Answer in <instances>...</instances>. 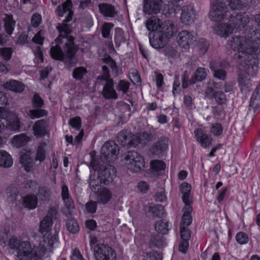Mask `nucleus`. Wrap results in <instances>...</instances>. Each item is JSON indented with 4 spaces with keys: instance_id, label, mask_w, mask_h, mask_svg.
Wrapping results in <instances>:
<instances>
[{
    "instance_id": "nucleus-1",
    "label": "nucleus",
    "mask_w": 260,
    "mask_h": 260,
    "mask_svg": "<svg viewBox=\"0 0 260 260\" xmlns=\"http://www.w3.org/2000/svg\"><path fill=\"white\" fill-rule=\"evenodd\" d=\"M72 7L71 0H67L57 7L55 10L57 16L62 17L64 13H68V14L62 23L56 26L59 35L55 39L56 44L50 50V56L53 59L62 61L66 56L69 59L70 64L72 63L74 60L73 57L78 50V47L74 44V38L70 36L71 32L70 26L65 23L72 19Z\"/></svg>"
},
{
    "instance_id": "nucleus-2",
    "label": "nucleus",
    "mask_w": 260,
    "mask_h": 260,
    "mask_svg": "<svg viewBox=\"0 0 260 260\" xmlns=\"http://www.w3.org/2000/svg\"><path fill=\"white\" fill-rule=\"evenodd\" d=\"M175 31L174 25L171 21H165L161 30L149 33L150 44L156 49L164 47L168 40L173 36Z\"/></svg>"
},
{
    "instance_id": "nucleus-3",
    "label": "nucleus",
    "mask_w": 260,
    "mask_h": 260,
    "mask_svg": "<svg viewBox=\"0 0 260 260\" xmlns=\"http://www.w3.org/2000/svg\"><path fill=\"white\" fill-rule=\"evenodd\" d=\"M90 167L98 175L103 184L108 185L111 183L116 177V170L114 167L104 161L102 159L92 158Z\"/></svg>"
},
{
    "instance_id": "nucleus-4",
    "label": "nucleus",
    "mask_w": 260,
    "mask_h": 260,
    "mask_svg": "<svg viewBox=\"0 0 260 260\" xmlns=\"http://www.w3.org/2000/svg\"><path fill=\"white\" fill-rule=\"evenodd\" d=\"M124 160L125 167L132 172H138L145 167L143 158L135 151H127Z\"/></svg>"
},
{
    "instance_id": "nucleus-5",
    "label": "nucleus",
    "mask_w": 260,
    "mask_h": 260,
    "mask_svg": "<svg viewBox=\"0 0 260 260\" xmlns=\"http://www.w3.org/2000/svg\"><path fill=\"white\" fill-rule=\"evenodd\" d=\"M257 32L256 29H251L247 36L245 37V43L240 52L248 54L256 53L259 48L260 39L258 36H256Z\"/></svg>"
},
{
    "instance_id": "nucleus-6",
    "label": "nucleus",
    "mask_w": 260,
    "mask_h": 260,
    "mask_svg": "<svg viewBox=\"0 0 260 260\" xmlns=\"http://www.w3.org/2000/svg\"><path fill=\"white\" fill-rule=\"evenodd\" d=\"M119 146L114 141H111L106 142L101 148V155L94 158L105 159L106 162H113L117 158L119 153Z\"/></svg>"
},
{
    "instance_id": "nucleus-7",
    "label": "nucleus",
    "mask_w": 260,
    "mask_h": 260,
    "mask_svg": "<svg viewBox=\"0 0 260 260\" xmlns=\"http://www.w3.org/2000/svg\"><path fill=\"white\" fill-rule=\"evenodd\" d=\"M207 75V69L199 67L195 71L194 75L188 81V72L187 71H185L181 76L182 86L183 88H186L188 86V83L189 85H193L197 82H201L206 79Z\"/></svg>"
},
{
    "instance_id": "nucleus-8",
    "label": "nucleus",
    "mask_w": 260,
    "mask_h": 260,
    "mask_svg": "<svg viewBox=\"0 0 260 260\" xmlns=\"http://www.w3.org/2000/svg\"><path fill=\"white\" fill-rule=\"evenodd\" d=\"M94 255L96 260H115L116 254L110 246L103 244L94 247Z\"/></svg>"
},
{
    "instance_id": "nucleus-9",
    "label": "nucleus",
    "mask_w": 260,
    "mask_h": 260,
    "mask_svg": "<svg viewBox=\"0 0 260 260\" xmlns=\"http://www.w3.org/2000/svg\"><path fill=\"white\" fill-rule=\"evenodd\" d=\"M227 8L225 5L219 1H216L215 4L212 5L211 9L209 13L210 19L214 21H220L226 16Z\"/></svg>"
},
{
    "instance_id": "nucleus-10",
    "label": "nucleus",
    "mask_w": 260,
    "mask_h": 260,
    "mask_svg": "<svg viewBox=\"0 0 260 260\" xmlns=\"http://www.w3.org/2000/svg\"><path fill=\"white\" fill-rule=\"evenodd\" d=\"M237 57V61L243 66L245 69L246 72L245 74L251 76H254L257 74L258 70V61L256 59L249 56V59L245 60L244 64H243L242 61L244 60V59H243V57L240 55H238Z\"/></svg>"
},
{
    "instance_id": "nucleus-11",
    "label": "nucleus",
    "mask_w": 260,
    "mask_h": 260,
    "mask_svg": "<svg viewBox=\"0 0 260 260\" xmlns=\"http://www.w3.org/2000/svg\"><path fill=\"white\" fill-rule=\"evenodd\" d=\"M248 15L246 13H233L229 19V23L233 30L234 29H240L245 27L249 22Z\"/></svg>"
},
{
    "instance_id": "nucleus-12",
    "label": "nucleus",
    "mask_w": 260,
    "mask_h": 260,
    "mask_svg": "<svg viewBox=\"0 0 260 260\" xmlns=\"http://www.w3.org/2000/svg\"><path fill=\"white\" fill-rule=\"evenodd\" d=\"M31 248L29 242H21L17 247L18 260H31Z\"/></svg>"
},
{
    "instance_id": "nucleus-13",
    "label": "nucleus",
    "mask_w": 260,
    "mask_h": 260,
    "mask_svg": "<svg viewBox=\"0 0 260 260\" xmlns=\"http://www.w3.org/2000/svg\"><path fill=\"white\" fill-rule=\"evenodd\" d=\"M162 4V0H144V12L148 14L160 12Z\"/></svg>"
},
{
    "instance_id": "nucleus-14",
    "label": "nucleus",
    "mask_w": 260,
    "mask_h": 260,
    "mask_svg": "<svg viewBox=\"0 0 260 260\" xmlns=\"http://www.w3.org/2000/svg\"><path fill=\"white\" fill-rule=\"evenodd\" d=\"M195 16V12L192 7L188 5L185 6L182 9L180 20L182 23L189 25L194 22Z\"/></svg>"
},
{
    "instance_id": "nucleus-15",
    "label": "nucleus",
    "mask_w": 260,
    "mask_h": 260,
    "mask_svg": "<svg viewBox=\"0 0 260 260\" xmlns=\"http://www.w3.org/2000/svg\"><path fill=\"white\" fill-rule=\"evenodd\" d=\"M177 42L180 46L182 48H187L189 44H192L195 41L193 35L187 30L180 31L177 36Z\"/></svg>"
},
{
    "instance_id": "nucleus-16",
    "label": "nucleus",
    "mask_w": 260,
    "mask_h": 260,
    "mask_svg": "<svg viewBox=\"0 0 260 260\" xmlns=\"http://www.w3.org/2000/svg\"><path fill=\"white\" fill-rule=\"evenodd\" d=\"M102 95L106 100H116L118 99V94L114 88L113 80L106 81L102 90Z\"/></svg>"
},
{
    "instance_id": "nucleus-17",
    "label": "nucleus",
    "mask_w": 260,
    "mask_h": 260,
    "mask_svg": "<svg viewBox=\"0 0 260 260\" xmlns=\"http://www.w3.org/2000/svg\"><path fill=\"white\" fill-rule=\"evenodd\" d=\"M194 137L197 141L204 148L209 147L212 143V137L205 133L202 128H197L194 131Z\"/></svg>"
},
{
    "instance_id": "nucleus-18",
    "label": "nucleus",
    "mask_w": 260,
    "mask_h": 260,
    "mask_svg": "<svg viewBox=\"0 0 260 260\" xmlns=\"http://www.w3.org/2000/svg\"><path fill=\"white\" fill-rule=\"evenodd\" d=\"M94 194L97 202L103 205L108 203L112 197L111 191L106 187L98 188Z\"/></svg>"
},
{
    "instance_id": "nucleus-19",
    "label": "nucleus",
    "mask_w": 260,
    "mask_h": 260,
    "mask_svg": "<svg viewBox=\"0 0 260 260\" xmlns=\"http://www.w3.org/2000/svg\"><path fill=\"white\" fill-rule=\"evenodd\" d=\"M100 13L104 17L114 18L117 13L114 6L108 3H101L98 5Z\"/></svg>"
},
{
    "instance_id": "nucleus-20",
    "label": "nucleus",
    "mask_w": 260,
    "mask_h": 260,
    "mask_svg": "<svg viewBox=\"0 0 260 260\" xmlns=\"http://www.w3.org/2000/svg\"><path fill=\"white\" fill-rule=\"evenodd\" d=\"M32 129L35 136L41 137L47 134L46 122L44 119L37 120L35 122Z\"/></svg>"
},
{
    "instance_id": "nucleus-21",
    "label": "nucleus",
    "mask_w": 260,
    "mask_h": 260,
    "mask_svg": "<svg viewBox=\"0 0 260 260\" xmlns=\"http://www.w3.org/2000/svg\"><path fill=\"white\" fill-rule=\"evenodd\" d=\"M5 89L11 90L16 93L22 92L24 89V85L22 83L14 80H11L3 84Z\"/></svg>"
},
{
    "instance_id": "nucleus-22",
    "label": "nucleus",
    "mask_w": 260,
    "mask_h": 260,
    "mask_svg": "<svg viewBox=\"0 0 260 260\" xmlns=\"http://www.w3.org/2000/svg\"><path fill=\"white\" fill-rule=\"evenodd\" d=\"M167 139L164 137L159 139L151 148L150 150L152 153L155 155H159L167 148Z\"/></svg>"
},
{
    "instance_id": "nucleus-23",
    "label": "nucleus",
    "mask_w": 260,
    "mask_h": 260,
    "mask_svg": "<svg viewBox=\"0 0 260 260\" xmlns=\"http://www.w3.org/2000/svg\"><path fill=\"white\" fill-rule=\"evenodd\" d=\"M164 22H161V20L156 16L151 17L147 21L146 26L148 30L158 31L161 30Z\"/></svg>"
},
{
    "instance_id": "nucleus-24",
    "label": "nucleus",
    "mask_w": 260,
    "mask_h": 260,
    "mask_svg": "<svg viewBox=\"0 0 260 260\" xmlns=\"http://www.w3.org/2000/svg\"><path fill=\"white\" fill-rule=\"evenodd\" d=\"M38 204V197L34 194H27L22 199V205L29 210L34 209L36 208Z\"/></svg>"
},
{
    "instance_id": "nucleus-25",
    "label": "nucleus",
    "mask_w": 260,
    "mask_h": 260,
    "mask_svg": "<svg viewBox=\"0 0 260 260\" xmlns=\"http://www.w3.org/2000/svg\"><path fill=\"white\" fill-rule=\"evenodd\" d=\"M20 162L27 172H30L33 168L34 161L30 156V152H27L21 155Z\"/></svg>"
},
{
    "instance_id": "nucleus-26",
    "label": "nucleus",
    "mask_w": 260,
    "mask_h": 260,
    "mask_svg": "<svg viewBox=\"0 0 260 260\" xmlns=\"http://www.w3.org/2000/svg\"><path fill=\"white\" fill-rule=\"evenodd\" d=\"M246 36H236L233 37L230 41V46L232 49L235 51L240 52L243 43H245Z\"/></svg>"
},
{
    "instance_id": "nucleus-27",
    "label": "nucleus",
    "mask_w": 260,
    "mask_h": 260,
    "mask_svg": "<svg viewBox=\"0 0 260 260\" xmlns=\"http://www.w3.org/2000/svg\"><path fill=\"white\" fill-rule=\"evenodd\" d=\"M233 31L230 23L220 24L217 26L216 33L222 37L227 38L233 32Z\"/></svg>"
},
{
    "instance_id": "nucleus-28",
    "label": "nucleus",
    "mask_w": 260,
    "mask_h": 260,
    "mask_svg": "<svg viewBox=\"0 0 260 260\" xmlns=\"http://www.w3.org/2000/svg\"><path fill=\"white\" fill-rule=\"evenodd\" d=\"M15 26V21L12 15L5 14L4 19V28L6 33L9 35L13 34Z\"/></svg>"
},
{
    "instance_id": "nucleus-29",
    "label": "nucleus",
    "mask_w": 260,
    "mask_h": 260,
    "mask_svg": "<svg viewBox=\"0 0 260 260\" xmlns=\"http://www.w3.org/2000/svg\"><path fill=\"white\" fill-rule=\"evenodd\" d=\"M88 183L90 189L94 193L96 191L98 188L101 187L100 184H103L99 178L98 175H95L94 174H92L91 173L88 178Z\"/></svg>"
},
{
    "instance_id": "nucleus-30",
    "label": "nucleus",
    "mask_w": 260,
    "mask_h": 260,
    "mask_svg": "<svg viewBox=\"0 0 260 260\" xmlns=\"http://www.w3.org/2000/svg\"><path fill=\"white\" fill-rule=\"evenodd\" d=\"M64 207L61 211L63 214L66 216L72 215L73 210L75 209L74 202L72 197H69L62 199Z\"/></svg>"
},
{
    "instance_id": "nucleus-31",
    "label": "nucleus",
    "mask_w": 260,
    "mask_h": 260,
    "mask_svg": "<svg viewBox=\"0 0 260 260\" xmlns=\"http://www.w3.org/2000/svg\"><path fill=\"white\" fill-rule=\"evenodd\" d=\"M13 164L11 155L6 151L0 150V167L9 168Z\"/></svg>"
},
{
    "instance_id": "nucleus-32",
    "label": "nucleus",
    "mask_w": 260,
    "mask_h": 260,
    "mask_svg": "<svg viewBox=\"0 0 260 260\" xmlns=\"http://www.w3.org/2000/svg\"><path fill=\"white\" fill-rule=\"evenodd\" d=\"M53 224L50 216L46 215L40 223L39 232L42 234L50 231Z\"/></svg>"
},
{
    "instance_id": "nucleus-33",
    "label": "nucleus",
    "mask_w": 260,
    "mask_h": 260,
    "mask_svg": "<svg viewBox=\"0 0 260 260\" xmlns=\"http://www.w3.org/2000/svg\"><path fill=\"white\" fill-rule=\"evenodd\" d=\"M180 189L182 195V200L185 205L189 204V195L191 190V185L186 183L183 182L180 186Z\"/></svg>"
},
{
    "instance_id": "nucleus-34",
    "label": "nucleus",
    "mask_w": 260,
    "mask_h": 260,
    "mask_svg": "<svg viewBox=\"0 0 260 260\" xmlns=\"http://www.w3.org/2000/svg\"><path fill=\"white\" fill-rule=\"evenodd\" d=\"M66 226L67 230L72 234H76L80 230L79 224L74 218H68L66 220Z\"/></svg>"
},
{
    "instance_id": "nucleus-35",
    "label": "nucleus",
    "mask_w": 260,
    "mask_h": 260,
    "mask_svg": "<svg viewBox=\"0 0 260 260\" xmlns=\"http://www.w3.org/2000/svg\"><path fill=\"white\" fill-rule=\"evenodd\" d=\"M19 191L17 188L10 186L6 189L7 201L9 203H13L18 197Z\"/></svg>"
},
{
    "instance_id": "nucleus-36",
    "label": "nucleus",
    "mask_w": 260,
    "mask_h": 260,
    "mask_svg": "<svg viewBox=\"0 0 260 260\" xmlns=\"http://www.w3.org/2000/svg\"><path fill=\"white\" fill-rule=\"evenodd\" d=\"M147 211L153 217H161L165 214V208L161 205L149 206Z\"/></svg>"
},
{
    "instance_id": "nucleus-37",
    "label": "nucleus",
    "mask_w": 260,
    "mask_h": 260,
    "mask_svg": "<svg viewBox=\"0 0 260 260\" xmlns=\"http://www.w3.org/2000/svg\"><path fill=\"white\" fill-rule=\"evenodd\" d=\"M6 122V128L12 131H17L20 128V121L19 119L14 116L13 118L5 120Z\"/></svg>"
},
{
    "instance_id": "nucleus-38",
    "label": "nucleus",
    "mask_w": 260,
    "mask_h": 260,
    "mask_svg": "<svg viewBox=\"0 0 260 260\" xmlns=\"http://www.w3.org/2000/svg\"><path fill=\"white\" fill-rule=\"evenodd\" d=\"M164 240L162 236L158 234L152 235L150 241L149 245L151 247L160 248L164 245Z\"/></svg>"
},
{
    "instance_id": "nucleus-39",
    "label": "nucleus",
    "mask_w": 260,
    "mask_h": 260,
    "mask_svg": "<svg viewBox=\"0 0 260 260\" xmlns=\"http://www.w3.org/2000/svg\"><path fill=\"white\" fill-rule=\"evenodd\" d=\"M248 76L247 74L244 73L240 74L238 78V82L242 90L249 89L252 85L250 78Z\"/></svg>"
},
{
    "instance_id": "nucleus-40",
    "label": "nucleus",
    "mask_w": 260,
    "mask_h": 260,
    "mask_svg": "<svg viewBox=\"0 0 260 260\" xmlns=\"http://www.w3.org/2000/svg\"><path fill=\"white\" fill-rule=\"evenodd\" d=\"M114 40L116 47H119L122 43L125 42L126 38L121 28L117 27L115 29Z\"/></svg>"
},
{
    "instance_id": "nucleus-41",
    "label": "nucleus",
    "mask_w": 260,
    "mask_h": 260,
    "mask_svg": "<svg viewBox=\"0 0 260 260\" xmlns=\"http://www.w3.org/2000/svg\"><path fill=\"white\" fill-rule=\"evenodd\" d=\"M102 75L99 76L96 81V84L103 85V82L109 81V80H113L110 78V75L109 74V70L108 68L106 66L102 67Z\"/></svg>"
},
{
    "instance_id": "nucleus-42",
    "label": "nucleus",
    "mask_w": 260,
    "mask_h": 260,
    "mask_svg": "<svg viewBox=\"0 0 260 260\" xmlns=\"http://www.w3.org/2000/svg\"><path fill=\"white\" fill-rule=\"evenodd\" d=\"M211 98L214 99L216 103L219 105H226L227 99L225 94L221 91L214 92L211 95Z\"/></svg>"
},
{
    "instance_id": "nucleus-43",
    "label": "nucleus",
    "mask_w": 260,
    "mask_h": 260,
    "mask_svg": "<svg viewBox=\"0 0 260 260\" xmlns=\"http://www.w3.org/2000/svg\"><path fill=\"white\" fill-rule=\"evenodd\" d=\"M46 144L42 143L37 148L36 160H39L40 162L43 161L46 158V151L45 149Z\"/></svg>"
},
{
    "instance_id": "nucleus-44",
    "label": "nucleus",
    "mask_w": 260,
    "mask_h": 260,
    "mask_svg": "<svg viewBox=\"0 0 260 260\" xmlns=\"http://www.w3.org/2000/svg\"><path fill=\"white\" fill-rule=\"evenodd\" d=\"M210 69L214 72V77L219 80H224L226 77V72L221 69H218L213 64H210Z\"/></svg>"
},
{
    "instance_id": "nucleus-45",
    "label": "nucleus",
    "mask_w": 260,
    "mask_h": 260,
    "mask_svg": "<svg viewBox=\"0 0 260 260\" xmlns=\"http://www.w3.org/2000/svg\"><path fill=\"white\" fill-rule=\"evenodd\" d=\"M186 211H184L182 216V222L183 224L188 226L192 222V218L190 215V212L192 211V209L189 204L185 205Z\"/></svg>"
},
{
    "instance_id": "nucleus-46",
    "label": "nucleus",
    "mask_w": 260,
    "mask_h": 260,
    "mask_svg": "<svg viewBox=\"0 0 260 260\" xmlns=\"http://www.w3.org/2000/svg\"><path fill=\"white\" fill-rule=\"evenodd\" d=\"M28 141V137L24 134H21L14 137L13 143L18 148L25 145Z\"/></svg>"
},
{
    "instance_id": "nucleus-47",
    "label": "nucleus",
    "mask_w": 260,
    "mask_h": 260,
    "mask_svg": "<svg viewBox=\"0 0 260 260\" xmlns=\"http://www.w3.org/2000/svg\"><path fill=\"white\" fill-rule=\"evenodd\" d=\"M129 136H130V132L121 131L117 135V141L123 147H127V144L129 142Z\"/></svg>"
},
{
    "instance_id": "nucleus-48",
    "label": "nucleus",
    "mask_w": 260,
    "mask_h": 260,
    "mask_svg": "<svg viewBox=\"0 0 260 260\" xmlns=\"http://www.w3.org/2000/svg\"><path fill=\"white\" fill-rule=\"evenodd\" d=\"M45 253V250L41 246H34L31 251V259L38 260L40 259Z\"/></svg>"
},
{
    "instance_id": "nucleus-49",
    "label": "nucleus",
    "mask_w": 260,
    "mask_h": 260,
    "mask_svg": "<svg viewBox=\"0 0 260 260\" xmlns=\"http://www.w3.org/2000/svg\"><path fill=\"white\" fill-rule=\"evenodd\" d=\"M23 187L26 192H32L38 188L37 182L33 180H28L23 183Z\"/></svg>"
},
{
    "instance_id": "nucleus-50",
    "label": "nucleus",
    "mask_w": 260,
    "mask_h": 260,
    "mask_svg": "<svg viewBox=\"0 0 260 260\" xmlns=\"http://www.w3.org/2000/svg\"><path fill=\"white\" fill-rule=\"evenodd\" d=\"M156 231L162 234H165L169 231L168 223L162 220L157 221L155 224Z\"/></svg>"
},
{
    "instance_id": "nucleus-51",
    "label": "nucleus",
    "mask_w": 260,
    "mask_h": 260,
    "mask_svg": "<svg viewBox=\"0 0 260 260\" xmlns=\"http://www.w3.org/2000/svg\"><path fill=\"white\" fill-rule=\"evenodd\" d=\"M37 196L41 201H48L50 199V192L46 187H40L38 190Z\"/></svg>"
},
{
    "instance_id": "nucleus-52",
    "label": "nucleus",
    "mask_w": 260,
    "mask_h": 260,
    "mask_svg": "<svg viewBox=\"0 0 260 260\" xmlns=\"http://www.w3.org/2000/svg\"><path fill=\"white\" fill-rule=\"evenodd\" d=\"M57 241V237L55 235H52L50 231L45 232L43 235V241L46 244V246L52 247L54 243Z\"/></svg>"
},
{
    "instance_id": "nucleus-53",
    "label": "nucleus",
    "mask_w": 260,
    "mask_h": 260,
    "mask_svg": "<svg viewBox=\"0 0 260 260\" xmlns=\"http://www.w3.org/2000/svg\"><path fill=\"white\" fill-rule=\"evenodd\" d=\"M209 46V43L205 39H201L199 40L197 44V48L199 53L204 55L207 52Z\"/></svg>"
},
{
    "instance_id": "nucleus-54",
    "label": "nucleus",
    "mask_w": 260,
    "mask_h": 260,
    "mask_svg": "<svg viewBox=\"0 0 260 260\" xmlns=\"http://www.w3.org/2000/svg\"><path fill=\"white\" fill-rule=\"evenodd\" d=\"M150 165L152 169L156 172L163 171L166 168L165 164L161 160H153L151 161Z\"/></svg>"
},
{
    "instance_id": "nucleus-55",
    "label": "nucleus",
    "mask_w": 260,
    "mask_h": 260,
    "mask_svg": "<svg viewBox=\"0 0 260 260\" xmlns=\"http://www.w3.org/2000/svg\"><path fill=\"white\" fill-rule=\"evenodd\" d=\"M130 83L123 80L119 81L116 86V88L118 91H121L122 94L126 93L129 89Z\"/></svg>"
},
{
    "instance_id": "nucleus-56",
    "label": "nucleus",
    "mask_w": 260,
    "mask_h": 260,
    "mask_svg": "<svg viewBox=\"0 0 260 260\" xmlns=\"http://www.w3.org/2000/svg\"><path fill=\"white\" fill-rule=\"evenodd\" d=\"M87 73V71L84 68L78 67L74 70L73 76L76 80H81Z\"/></svg>"
},
{
    "instance_id": "nucleus-57",
    "label": "nucleus",
    "mask_w": 260,
    "mask_h": 260,
    "mask_svg": "<svg viewBox=\"0 0 260 260\" xmlns=\"http://www.w3.org/2000/svg\"><path fill=\"white\" fill-rule=\"evenodd\" d=\"M113 27L114 24L113 23L105 22L101 28L103 37L104 38H108L110 36V31Z\"/></svg>"
},
{
    "instance_id": "nucleus-58",
    "label": "nucleus",
    "mask_w": 260,
    "mask_h": 260,
    "mask_svg": "<svg viewBox=\"0 0 260 260\" xmlns=\"http://www.w3.org/2000/svg\"><path fill=\"white\" fill-rule=\"evenodd\" d=\"M31 102L32 107L34 108L39 109L42 108L43 107L44 101L37 93H35L34 94Z\"/></svg>"
},
{
    "instance_id": "nucleus-59",
    "label": "nucleus",
    "mask_w": 260,
    "mask_h": 260,
    "mask_svg": "<svg viewBox=\"0 0 260 260\" xmlns=\"http://www.w3.org/2000/svg\"><path fill=\"white\" fill-rule=\"evenodd\" d=\"M47 111L41 108L35 109L29 111V116L31 119L39 118L47 115Z\"/></svg>"
},
{
    "instance_id": "nucleus-60",
    "label": "nucleus",
    "mask_w": 260,
    "mask_h": 260,
    "mask_svg": "<svg viewBox=\"0 0 260 260\" xmlns=\"http://www.w3.org/2000/svg\"><path fill=\"white\" fill-rule=\"evenodd\" d=\"M12 50L10 48H3L0 49V56L5 61L9 60L12 57Z\"/></svg>"
},
{
    "instance_id": "nucleus-61",
    "label": "nucleus",
    "mask_w": 260,
    "mask_h": 260,
    "mask_svg": "<svg viewBox=\"0 0 260 260\" xmlns=\"http://www.w3.org/2000/svg\"><path fill=\"white\" fill-rule=\"evenodd\" d=\"M97 203H98L97 201H93L92 200L86 203L85 207L87 212L91 214L95 213L97 209Z\"/></svg>"
},
{
    "instance_id": "nucleus-62",
    "label": "nucleus",
    "mask_w": 260,
    "mask_h": 260,
    "mask_svg": "<svg viewBox=\"0 0 260 260\" xmlns=\"http://www.w3.org/2000/svg\"><path fill=\"white\" fill-rule=\"evenodd\" d=\"M223 131L222 125L219 123H215L210 128V132L215 136H220Z\"/></svg>"
},
{
    "instance_id": "nucleus-63",
    "label": "nucleus",
    "mask_w": 260,
    "mask_h": 260,
    "mask_svg": "<svg viewBox=\"0 0 260 260\" xmlns=\"http://www.w3.org/2000/svg\"><path fill=\"white\" fill-rule=\"evenodd\" d=\"M236 241L240 244H244L248 242V237L247 234L243 232L238 233L236 237Z\"/></svg>"
},
{
    "instance_id": "nucleus-64",
    "label": "nucleus",
    "mask_w": 260,
    "mask_h": 260,
    "mask_svg": "<svg viewBox=\"0 0 260 260\" xmlns=\"http://www.w3.org/2000/svg\"><path fill=\"white\" fill-rule=\"evenodd\" d=\"M162 255L157 251H153L148 253L144 260H162Z\"/></svg>"
}]
</instances>
